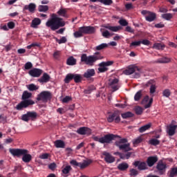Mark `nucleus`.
I'll list each match as a JSON object with an SVG mask.
<instances>
[{
  "label": "nucleus",
  "mask_w": 177,
  "mask_h": 177,
  "mask_svg": "<svg viewBox=\"0 0 177 177\" xmlns=\"http://www.w3.org/2000/svg\"><path fill=\"white\" fill-rule=\"evenodd\" d=\"M76 132L79 135H91V133H92V131L91 130V129L85 127H80L77 130Z\"/></svg>",
  "instance_id": "obj_20"
},
{
  "label": "nucleus",
  "mask_w": 177,
  "mask_h": 177,
  "mask_svg": "<svg viewBox=\"0 0 177 177\" xmlns=\"http://www.w3.org/2000/svg\"><path fill=\"white\" fill-rule=\"evenodd\" d=\"M38 10L39 12H48V10H49V7L48 6L40 5L38 6Z\"/></svg>",
  "instance_id": "obj_41"
},
{
  "label": "nucleus",
  "mask_w": 177,
  "mask_h": 177,
  "mask_svg": "<svg viewBox=\"0 0 177 177\" xmlns=\"http://www.w3.org/2000/svg\"><path fill=\"white\" fill-rule=\"evenodd\" d=\"M41 74H42V70L41 69L34 68L29 71V75L31 77H38L41 76Z\"/></svg>",
  "instance_id": "obj_26"
},
{
  "label": "nucleus",
  "mask_w": 177,
  "mask_h": 177,
  "mask_svg": "<svg viewBox=\"0 0 177 177\" xmlns=\"http://www.w3.org/2000/svg\"><path fill=\"white\" fill-rule=\"evenodd\" d=\"M118 79H110L109 80V86L111 89L112 92H115L120 89V84H118Z\"/></svg>",
  "instance_id": "obj_10"
},
{
  "label": "nucleus",
  "mask_w": 177,
  "mask_h": 177,
  "mask_svg": "<svg viewBox=\"0 0 177 177\" xmlns=\"http://www.w3.org/2000/svg\"><path fill=\"white\" fill-rule=\"evenodd\" d=\"M25 70H30V68H32V64L30 62L25 64Z\"/></svg>",
  "instance_id": "obj_58"
},
{
  "label": "nucleus",
  "mask_w": 177,
  "mask_h": 177,
  "mask_svg": "<svg viewBox=\"0 0 177 177\" xmlns=\"http://www.w3.org/2000/svg\"><path fill=\"white\" fill-rule=\"evenodd\" d=\"M71 80H74V82L78 84L82 81V75L81 74L68 73L64 79L65 84H68Z\"/></svg>",
  "instance_id": "obj_7"
},
{
  "label": "nucleus",
  "mask_w": 177,
  "mask_h": 177,
  "mask_svg": "<svg viewBox=\"0 0 177 177\" xmlns=\"http://www.w3.org/2000/svg\"><path fill=\"white\" fill-rule=\"evenodd\" d=\"M136 70L139 71V68L135 65H130L128 66V68L124 71L123 73L125 74V75H131L136 71Z\"/></svg>",
  "instance_id": "obj_16"
},
{
  "label": "nucleus",
  "mask_w": 177,
  "mask_h": 177,
  "mask_svg": "<svg viewBox=\"0 0 177 177\" xmlns=\"http://www.w3.org/2000/svg\"><path fill=\"white\" fill-rule=\"evenodd\" d=\"M82 33L84 34H93L95 32V28L92 26H82L80 28Z\"/></svg>",
  "instance_id": "obj_18"
},
{
  "label": "nucleus",
  "mask_w": 177,
  "mask_h": 177,
  "mask_svg": "<svg viewBox=\"0 0 177 177\" xmlns=\"http://www.w3.org/2000/svg\"><path fill=\"white\" fill-rule=\"evenodd\" d=\"M140 74H143V70L139 68L135 71V73L133 75V78H140Z\"/></svg>",
  "instance_id": "obj_38"
},
{
  "label": "nucleus",
  "mask_w": 177,
  "mask_h": 177,
  "mask_svg": "<svg viewBox=\"0 0 177 177\" xmlns=\"http://www.w3.org/2000/svg\"><path fill=\"white\" fill-rule=\"evenodd\" d=\"M141 15L145 17V20L151 23V21H154L157 18V14L156 12H153L151 11L143 10L141 11Z\"/></svg>",
  "instance_id": "obj_8"
},
{
  "label": "nucleus",
  "mask_w": 177,
  "mask_h": 177,
  "mask_svg": "<svg viewBox=\"0 0 177 177\" xmlns=\"http://www.w3.org/2000/svg\"><path fill=\"white\" fill-rule=\"evenodd\" d=\"M162 95L165 97H169L171 96V91L169 89H165L162 91Z\"/></svg>",
  "instance_id": "obj_52"
},
{
  "label": "nucleus",
  "mask_w": 177,
  "mask_h": 177,
  "mask_svg": "<svg viewBox=\"0 0 177 177\" xmlns=\"http://www.w3.org/2000/svg\"><path fill=\"white\" fill-rule=\"evenodd\" d=\"M149 145H152V146H157L158 145H160V140L157 139H151L149 141Z\"/></svg>",
  "instance_id": "obj_51"
},
{
  "label": "nucleus",
  "mask_w": 177,
  "mask_h": 177,
  "mask_svg": "<svg viewBox=\"0 0 177 177\" xmlns=\"http://www.w3.org/2000/svg\"><path fill=\"white\" fill-rule=\"evenodd\" d=\"M177 176V167L171 168L169 173V177Z\"/></svg>",
  "instance_id": "obj_40"
},
{
  "label": "nucleus",
  "mask_w": 177,
  "mask_h": 177,
  "mask_svg": "<svg viewBox=\"0 0 177 177\" xmlns=\"http://www.w3.org/2000/svg\"><path fill=\"white\" fill-rule=\"evenodd\" d=\"M52 97V94L49 91H42L41 93H39L37 95V100L39 101L41 100V102H44V103H46L48 100H50V98Z\"/></svg>",
  "instance_id": "obj_9"
},
{
  "label": "nucleus",
  "mask_w": 177,
  "mask_h": 177,
  "mask_svg": "<svg viewBox=\"0 0 177 177\" xmlns=\"http://www.w3.org/2000/svg\"><path fill=\"white\" fill-rule=\"evenodd\" d=\"M141 44H142L141 41H133L131 43L130 46H140Z\"/></svg>",
  "instance_id": "obj_59"
},
{
  "label": "nucleus",
  "mask_w": 177,
  "mask_h": 177,
  "mask_svg": "<svg viewBox=\"0 0 177 177\" xmlns=\"http://www.w3.org/2000/svg\"><path fill=\"white\" fill-rule=\"evenodd\" d=\"M46 26L48 28H50L52 31H56V30L64 27L66 26V21L62 18L59 17L56 14H53L51 19L46 21Z\"/></svg>",
  "instance_id": "obj_1"
},
{
  "label": "nucleus",
  "mask_w": 177,
  "mask_h": 177,
  "mask_svg": "<svg viewBox=\"0 0 177 177\" xmlns=\"http://www.w3.org/2000/svg\"><path fill=\"white\" fill-rule=\"evenodd\" d=\"M156 169L159 171L160 175H162L167 169V164L162 160H160L156 165Z\"/></svg>",
  "instance_id": "obj_15"
},
{
  "label": "nucleus",
  "mask_w": 177,
  "mask_h": 177,
  "mask_svg": "<svg viewBox=\"0 0 177 177\" xmlns=\"http://www.w3.org/2000/svg\"><path fill=\"white\" fill-rule=\"evenodd\" d=\"M128 142V140L127 138H122L119 141L115 142V145L117 146V143H120V145H125Z\"/></svg>",
  "instance_id": "obj_55"
},
{
  "label": "nucleus",
  "mask_w": 177,
  "mask_h": 177,
  "mask_svg": "<svg viewBox=\"0 0 177 177\" xmlns=\"http://www.w3.org/2000/svg\"><path fill=\"white\" fill-rule=\"evenodd\" d=\"M8 28H10V30L15 28V24L13 21H10L8 23Z\"/></svg>",
  "instance_id": "obj_64"
},
{
  "label": "nucleus",
  "mask_w": 177,
  "mask_h": 177,
  "mask_svg": "<svg viewBox=\"0 0 177 177\" xmlns=\"http://www.w3.org/2000/svg\"><path fill=\"white\" fill-rule=\"evenodd\" d=\"M158 161V158L157 156H149L147 159V164L148 167H153L156 162Z\"/></svg>",
  "instance_id": "obj_23"
},
{
  "label": "nucleus",
  "mask_w": 177,
  "mask_h": 177,
  "mask_svg": "<svg viewBox=\"0 0 177 177\" xmlns=\"http://www.w3.org/2000/svg\"><path fill=\"white\" fill-rule=\"evenodd\" d=\"M26 87L28 89V91H37V89H39V86H37L34 84H28L26 86Z\"/></svg>",
  "instance_id": "obj_37"
},
{
  "label": "nucleus",
  "mask_w": 177,
  "mask_h": 177,
  "mask_svg": "<svg viewBox=\"0 0 177 177\" xmlns=\"http://www.w3.org/2000/svg\"><path fill=\"white\" fill-rule=\"evenodd\" d=\"M118 23L120 24V26H122V27H126V26H128V21L124 19L119 20Z\"/></svg>",
  "instance_id": "obj_56"
},
{
  "label": "nucleus",
  "mask_w": 177,
  "mask_h": 177,
  "mask_svg": "<svg viewBox=\"0 0 177 177\" xmlns=\"http://www.w3.org/2000/svg\"><path fill=\"white\" fill-rule=\"evenodd\" d=\"M48 157H49V154L48 153H43L39 156V158H41V160H46L48 159Z\"/></svg>",
  "instance_id": "obj_62"
},
{
  "label": "nucleus",
  "mask_w": 177,
  "mask_h": 177,
  "mask_svg": "<svg viewBox=\"0 0 177 177\" xmlns=\"http://www.w3.org/2000/svg\"><path fill=\"white\" fill-rule=\"evenodd\" d=\"M70 164L74 167H80V162H77L75 160H71Z\"/></svg>",
  "instance_id": "obj_61"
},
{
  "label": "nucleus",
  "mask_w": 177,
  "mask_h": 177,
  "mask_svg": "<svg viewBox=\"0 0 177 177\" xmlns=\"http://www.w3.org/2000/svg\"><path fill=\"white\" fill-rule=\"evenodd\" d=\"M127 168H129V165L127 162H122L118 165V169L119 171H127Z\"/></svg>",
  "instance_id": "obj_32"
},
{
  "label": "nucleus",
  "mask_w": 177,
  "mask_h": 177,
  "mask_svg": "<svg viewBox=\"0 0 177 177\" xmlns=\"http://www.w3.org/2000/svg\"><path fill=\"white\" fill-rule=\"evenodd\" d=\"M100 57L96 55H90L87 56L86 54H83L81 56V62L87 64V66H93V64L97 61L99 60Z\"/></svg>",
  "instance_id": "obj_6"
},
{
  "label": "nucleus",
  "mask_w": 177,
  "mask_h": 177,
  "mask_svg": "<svg viewBox=\"0 0 177 177\" xmlns=\"http://www.w3.org/2000/svg\"><path fill=\"white\" fill-rule=\"evenodd\" d=\"M150 128H151V123L145 124L142 127H141L138 131L140 133H143V132H146V131L150 129Z\"/></svg>",
  "instance_id": "obj_34"
},
{
  "label": "nucleus",
  "mask_w": 177,
  "mask_h": 177,
  "mask_svg": "<svg viewBox=\"0 0 177 177\" xmlns=\"http://www.w3.org/2000/svg\"><path fill=\"white\" fill-rule=\"evenodd\" d=\"M122 29V27L120 26H112L109 24H106L102 26L100 32L104 38H110V37H113V34L111 33L109 31H112V32H118V31ZM107 30H109V31Z\"/></svg>",
  "instance_id": "obj_4"
},
{
  "label": "nucleus",
  "mask_w": 177,
  "mask_h": 177,
  "mask_svg": "<svg viewBox=\"0 0 177 177\" xmlns=\"http://www.w3.org/2000/svg\"><path fill=\"white\" fill-rule=\"evenodd\" d=\"M100 3L103 5L110 6L113 3V0H101Z\"/></svg>",
  "instance_id": "obj_54"
},
{
  "label": "nucleus",
  "mask_w": 177,
  "mask_h": 177,
  "mask_svg": "<svg viewBox=\"0 0 177 177\" xmlns=\"http://www.w3.org/2000/svg\"><path fill=\"white\" fill-rule=\"evenodd\" d=\"M73 168H71V166L67 165L62 169V174H64L65 175H67L71 171Z\"/></svg>",
  "instance_id": "obj_47"
},
{
  "label": "nucleus",
  "mask_w": 177,
  "mask_h": 177,
  "mask_svg": "<svg viewBox=\"0 0 177 177\" xmlns=\"http://www.w3.org/2000/svg\"><path fill=\"white\" fill-rule=\"evenodd\" d=\"M54 39H55L56 42H58L59 44H66L67 42V38H66V37H62L60 39L54 37Z\"/></svg>",
  "instance_id": "obj_43"
},
{
  "label": "nucleus",
  "mask_w": 177,
  "mask_h": 177,
  "mask_svg": "<svg viewBox=\"0 0 177 177\" xmlns=\"http://www.w3.org/2000/svg\"><path fill=\"white\" fill-rule=\"evenodd\" d=\"M159 12H160V13H167V12H168V8H167V6H162L159 8Z\"/></svg>",
  "instance_id": "obj_57"
},
{
  "label": "nucleus",
  "mask_w": 177,
  "mask_h": 177,
  "mask_svg": "<svg viewBox=\"0 0 177 177\" xmlns=\"http://www.w3.org/2000/svg\"><path fill=\"white\" fill-rule=\"evenodd\" d=\"M139 174V171H138V170L135 169H130V176H137V175Z\"/></svg>",
  "instance_id": "obj_53"
},
{
  "label": "nucleus",
  "mask_w": 177,
  "mask_h": 177,
  "mask_svg": "<svg viewBox=\"0 0 177 177\" xmlns=\"http://www.w3.org/2000/svg\"><path fill=\"white\" fill-rule=\"evenodd\" d=\"M107 121L108 122H113V121H115V122H120V121H121L120 113L118 112H114L113 114L109 115Z\"/></svg>",
  "instance_id": "obj_14"
},
{
  "label": "nucleus",
  "mask_w": 177,
  "mask_h": 177,
  "mask_svg": "<svg viewBox=\"0 0 177 177\" xmlns=\"http://www.w3.org/2000/svg\"><path fill=\"white\" fill-rule=\"evenodd\" d=\"M57 13V15L60 16L61 17H65L66 19L68 17V15H67V10L65 8H60Z\"/></svg>",
  "instance_id": "obj_30"
},
{
  "label": "nucleus",
  "mask_w": 177,
  "mask_h": 177,
  "mask_svg": "<svg viewBox=\"0 0 177 177\" xmlns=\"http://www.w3.org/2000/svg\"><path fill=\"white\" fill-rule=\"evenodd\" d=\"M32 96V94L27 91H24L21 99L22 102L18 104L16 106L17 110H23V109H27L28 106H32L35 102L30 99Z\"/></svg>",
  "instance_id": "obj_2"
},
{
  "label": "nucleus",
  "mask_w": 177,
  "mask_h": 177,
  "mask_svg": "<svg viewBox=\"0 0 177 177\" xmlns=\"http://www.w3.org/2000/svg\"><path fill=\"white\" fill-rule=\"evenodd\" d=\"M68 66H75L77 64V59L73 57H70L66 62Z\"/></svg>",
  "instance_id": "obj_36"
},
{
  "label": "nucleus",
  "mask_w": 177,
  "mask_h": 177,
  "mask_svg": "<svg viewBox=\"0 0 177 177\" xmlns=\"http://www.w3.org/2000/svg\"><path fill=\"white\" fill-rule=\"evenodd\" d=\"M147 102H149L147 103ZM142 104H145V109L151 107V104H153V98H151L149 101V95L145 96L142 101Z\"/></svg>",
  "instance_id": "obj_24"
},
{
  "label": "nucleus",
  "mask_w": 177,
  "mask_h": 177,
  "mask_svg": "<svg viewBox=\"0 0 177 177\" xmlns=\"http://www.w3.org/2000/svg\"><path fill=\"white\" fill-rule=\"evenodd\" d=\"M133 165H134V167H137L139 171H145V169H149V167H147V163H146V162H140L137 160L133 163Z\"/></svg>",
  "instance_id": "obj_12"
},
{
  "label": "nucleus",
  "mask_w": 177,
  "mask_h": 177,
  "mask_svg": "<svg viewBox=\"0 0 177 177\" xmlns=\"http://www.w3.org/2000/svg\"><path fill=\"white\" fill-rule=\"evenodd\" d=\"M39 24H41V19L39 18H35L32 21L31 27L32 28H37V27H38V26H39Z\"/></svg>",
  "instance_id": "obj_35"
},
{
  "label": "nucleus",
  "mask_w": 177,
  "mask_h": 177,
  "mask_svg": "<svg viewBox=\"0 0 177 177\" xmlns=\"http://www.w3.org/2000/svg\"><path fill=\"white\" fill-rule=\"evenodd\" d=\"M113 61H108L106 62H101L99 66L100 68H98L99 73H104L107 71V66H111L113 64Z\"/></svg>",
  "instance_id": "obj_13"
},
{
  "label": "nucleus",
  "mask_w": 177,
  "mask_h": 177,
  "mask_svg": "<svg viewBox=\"0 0 177 177\" xmlns=\"http://www.w3.org/2000/svg\"><path fill=\"white\" fill-rule=\"evenodd\" d=\"M134 110L137 115H141V114L143 113V109L140 106H136Z\"/></svg>",
  "instance_id": "obj_49"
},
{
  "label": "nucleus",
  "mask_w": 177,
  "mask_h": 177,
  "mask_svg": "<svg viewBox=\"0 0 177 177\" xmlns=\"http://www.w3.org/2000/svg\"><path fill=\"white\" fill-rule=\"evenodd\" d=\"M115 138H120V136L114 135V134H106L103 137L99 138L97 136H93L92 139L95 140V142H99L102 145H109L115 139Z\"/></svg>",
  "instance_id": "obj_5"
},
{
  "label": "nucleus",
  "mask_w": 177,
  "mask_h": 177,
  "mask_svg": "<svg viewBox=\"0 0 177 177\" xmlns=\"http://www.w3.org/2000/svg\"><path fill=\"white\" fill-rule=\"evenodd\" d=\"M142 92L143 91L142 90H140L136 93L134 96V100H136V102H138V100H140V97H142Z\"/></svg>",
  "instance_id": "obj_44"
},
{
  "label": "nucleus",
  "mask_w": 177,
  "mask_h": 177,
  "mask_svg": "<svg viewBox=\"0 0 177 177\" xmlns=\"http://www.w3.org/2000/svg\"><path fill=\"white\" fill-rule=\"evenodd\" d=\"M153 49H157V50H164V48H165V45L162 43H155L152 46Z\"/></svg>",
  "instance_id": "obj_33"
},
{
  "label": "nucleus",
  "mask_w": 177,
  "mask_h": 177,
  "mask_svg": "<svg viewBox=\"0 0 177 177\" xmlns=\"http://www.w3.org/2000/svg\"><path fill=\"white\" fill-rule=\"evenodd\" d=\"M162 19H164L165 20L169 21L171 19H172V14L171 13H165L161 15Z\"/></svg>",
  "instance_id": "obj_42"
},
{
  "label": "nucleus",
  "mask_w": 177,
  "mask_h": 177,
  "mask_svg": "<svg viewBox=\"0 0 177 177\" xmlns=\"http://www.w3.org/2000/svg\"><path fill=\"white\" fill-rule=\"evenodd\" d=\"M95 74V69H87L86 71L84 73V78H91L93 77Z\"/></svg>",
  "instance_id": "obj_28"
},
{
  "label": "nucleus",
  "mask_w": 177,
  "mask_h": 177,
  "mask_svg": "<svg viewBox=\"0 0 177 177\" xmlns=\"http://www.w3.org/2000/svg\"><path fill=\"white\" fill-rule=\"evenodd\" d=\"M131 117H133V113L131 112H126L124 113H122V118L124 119L131 118Z\"/></svg>",
  "instance_id": "obj_48"
},
{
  "label": "nucleus",
  "mask_w": 177,
  "mask_h": 177,
  "mask_svg": "<svg viewBox=\"0 0 177 177\" xmlns=\"http://www.w3.org/2000/svg\"><path fill=\"white\" fill-rule=\"evenodd\" d=\"M9 151L14 157H20V156H23L22 161H24V162H30V161L32 160V156L30 154H28V150L27 149H10Z\"/></svg>",
  "instance_id": "obj_3"
},
{
  "label": "nucleus",
  "mask_w": 177,
  "mask_h": 177,
  "mask_svg": "<svg viewBox=\"0 0 177 177\" xmlns=\"http://www.w3.org/2000/svg\"><path fill=\"white\" fill-rule=\"evenodd\" d=\"M177 125L176 124H169L167 127L166 132L169 136H174L176 131Z\"/></svg>",
  "instance_id": "obj_17"
},
{
  "label": "nucleus",
  "mask_w": 177,
  "mask_h": 177,
  "mask_svg": "<svg viewBox=\"0 0 177 177\" xmlns=\"http://www.w3.org/2000/svg\"><path fill=\"white\" fill-rule=\"evenodd\" d=\"M27 114L29 120H35V118H37V113L35 112H28Z\"/></svg>",
  "instance_id": "obj_50"
},
{
  "label": "nucleus",
  "mask_w": 177,
  "mask_h": 177,
  "mask_svg": "<svg viewBox=\"0 0 177 177\" xmlns=\"http://www.w3.org/2000/svg\"><path fill=\"white\" fill-rule=\"evenodd\" d=\"M171 59L168 57H162L153 62V63L158 64H166L167 63H171Z\"/></svg>",
  "instance_id": "obj_22"
},
{
  "label": "nucleus",
  "mask_w": 177,
  "mask_h": 177,
  "mask_svg": "<svg viewBox=\"0 0 177 177\" xmlns=\"http://www.w3.org/2000/svg\"><path fill=\"white\" fill-rule=\"evenodd\" d=\"M50 80V76L48 73H44L42 77L38 80L39 82L46 83Z\"/></svg>",
  "instance_id": "obj_29"
},
{
  "label": "nucleus",
  "mask_w": 177,
  "mask_h": 177,
  "mask_svg": "<svg viewBox=\"0 0 177 177\" xmlns=\"http://www.w3.org/2000/svg\"><path fill=\"white\" fill-rule=\"evenodd\" d=\"M106 48H109V44L106 43H102L95 47L96 50H102L103 49H106Z\"/></svg>",
  "instance_id": "obj_39"
},
{
  "label": "nucleus",
  "mask_w": 177,
  "mask_h": 177,
  "mask_svg": "<svg viewBox=\"0 0 177 177\" xmlns=\"http://www.w3.org/2000/svg\"><path fill=\"white\" fill-rule=\"evenodd\" d=\"M102 156H104V160L107 164H113L115 162V157L107 151L102 152Z\"/></svg>",
  "instance_id": "obj_11"
},
{
  "label": "nucleus",
  "mask_w": 177,
  "mask_h": 177,
  "mask_svg": "<svg viewBox=\"0 0 177 177\" xmlns=\"http://www.w3.org/2000/svg\"><path fill=\"white\" fill-rule=\"evenodd\" d=\"M21 120L23 121H25L26 122H28V121H30V118H28V113L23 115L21 117Z\"/></svg>",
  "instance_id": "obj_60"
},
{
  "label": "nucleus",
  "mask_w": 177,
  "mask_h": 177,
  "mask_svg": "<svg viewBox=\"0 0 177 177\" xmlns=\"http://www.w3.org/2000/svg\"><path fill=\"white\" fill-rule=\"evenodd\" d=\"M146 86H150L149 92L151 95L156 93V89L157 87L156 86V82L153 80L148 81L146 84Z\"/></svg>",
  "instance_id": "obj_19"
},
{
  "label": "nucleus",
  "mask_w": 177,
  "mask_h": 177,
  "mask_svg": "<svg viewBox=\"0 0 177 177\" xmlns=\"http://www.w3.org/2000/svg\"><path fill=\"white\" fill-rule=\"evenodd\" d=\"M70 100H71V97L66 96L64 98H63L62 102L63 103H68V102H70Z\"/></svg>",
  "instance_id": "obj_63"
},
{
  "label": "nucleus",
  "mask_w": 177,
  "mask_h": 177,
  "mask_svg": "<svg viewBox=\"0 0 177 177\" xmlns=\"http://www.w3.org/2000/svg\"><path fill=\"white\" fill-rule=\"evenodd\" d=\"M73 35L75 37V38H81V37H83V33L81 30V29L79 28L78 31H76L73 33Z\"/></svg>",
  "instance_id": "obj_46"
},
{
  "label": "nucleus",
  "mask_w": 177,
  "mask_h": 177,
  "mask_svg": "<svg viewBox=\"0 0 177 177\" xmlns=\"http://www.w3.org/2000/svg\"><path fill=\"white\" fill-rule=\"evenodd\" d=\"M54 145L57 149H64L66 147V143L62 140H55Z\"/></svg>",
  "instance_id": "obj_27"
},
{
  "label": "nucleus",
  "mask_w": 177,
  "mask_h": 177,
  "mask_svg": "<svg viewBox=\"0 0 177 177\" xmlns=\"http://www.w3.org/2000/svg\"><path fill=\"white\" fill-rule=\"evenodd\" d=\"M37 9V5L34 3H30L24 7V10H28L30 13H34Z\"/></svg>",
  "instance_id": "obj_25"
},
{
  "label": "nucleus",
  "mask_w": 177,
  "mask_h": 177,
  "mask_svg": "<svg viewBox=\"0 0 177 177\" xmlns=\"http://www.w3.org/2000/svg\"><path fill=\"white\" fill-rule=\"evenodd\" d=\"M92 163V160H84L83 162H79V167L81 169H84V168H86L90 164Z\"/></svg>",
  "instance_id": "obj_31"
},
{
  "label": "nucleus",
  "mask_w": 177,
  "mask_h": 177,
  "mask_svg": "<svg viewBox=\"0 0 177 177\" xmlns=\"http://www.w3.org/2000/svg\"><path fill=\"white\" fill-rule=\"evenodd\" d=\"M143 142V138L142 137H138L137 138L133 140V145L136 146L139 145V143H142Z\"/></svg>",
  "instance_id": "obj_45"
},
{
  "label": "nucleus",
  "mask_w": 177,
  "mask_h": 177,
  "mask_svg": "<svg viewBox=\"0 0 177 177\" xmlns=\"http://www.w3.org/2000/svg\"><path fill=\"white\" fill-rule=\"evenodd\" d=\"M117 147H119L120 150H123L124 151H131L132 148H131V144H120V142L117 143Z\"/></svg>",
  "instance_id": "obj_21"
}]
</instances>
